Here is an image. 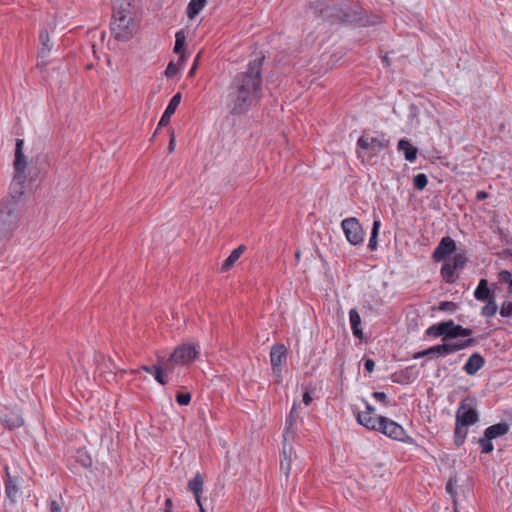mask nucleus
<instances>
[{"label": "nucleus", "instance_id": "1", "mask_svg": "<svg viewBox=\"0 0 512 512\" xmlns=\"http://www.w3.org/2000/svg\"><path fill=\"white\" fill-rule=\"evenodd\" d=\"M264 59V56H259L249 61L246 70L232 78L224 96L229 114L236 116L246 114L261 98Z\"/></svg>", "mask_w": 512, "mask_h": 512}, {"label": "nucleus", "instance_id": "2", "mask_svg": "<svg viewBox=\"0 0 512 512\" xmlns=\"http://www.w3.org/2000/svg\"><path fill=\"white\" fill-rule=\"evenodd\" d=\"M311 9L315 13H319L320 17L330 23L337 20L346 23H354L359 26H373L381 23L379 15H364V10L357 4H350L348 2H341L339 5H326L323 2H315L311 5Z\"/></svg>", "mask_w": 512, "mask_h": 512}, {"label": "nucleus", "instance_id": "3", "mask_svg": "<svg viewBox=\"0 0 512 512\" xmlns=\"http://www.w3.org/2000/svg\"><path fill=\"white\" fill-rule=\"evenodd\" d=\"M23 139H16V149H15V160H14V170L15 174L10 184V197L5 200H14L18 204L19 199L25 193V183H26V174L25 170L27 168L26 157L23 154Z\"/></svg>", "mask_w": 512, "mask_h": 512}, {"label": "nucleus", "instance_id": "4", "mask_svg": "<svg viewBox=\"0 0 512 512\" xmlns=\"http://www.w3.org/2000/svg\"><path fill=\"white\" fill-rule=\"evenodd\" d=\"M19 206L14 200L0 203V241L10 237L18 227L20 220Z\"/></svg>", "mask_w": 512, "mask_h": 512}, {"label": "nucleus", "instance_id": "5", "mask_svg": "<svg viewBox=\"0 0 512 512\" xmlns=\"http://www.w3.org/2000/svg\"><path fill=\"white\" fill-rule=\"evenodd\" d=\"M390 141L382 134L373 136L366 131L357 140V156L365 162V153H369V157L377 156L382 150L389 147Z\"/></svg>", "mask_w": 512, "mask_h": 512}, {"label": "nucleus", "instance_id": "6", "mask_svg": "<svg viewBox=\"0 0 512 512\" xmlns=\"http://www.w3.org/2000/svg\"><path fill=\"white\" fill-rule=\"evenodd\" d=\"M468 263V257L464 250L456 251L454 256L447 260L441 267L440 273L446 283L452 284L458 278L457 271L462 270Z\"/></svg>", "mask_w": 512, "mask_h": 512}, {"label": "nucleus", "instance_id": "7", "mask_svg": "<svg viewBox=\"0 0 512 512\" xmlns=\"http://www.w3.org/2000/svg\"><path fill=\"white\" fill-rule=\"evenodd\" d=\"M341 228L346 240L353 246H360L364 242L365 232L356 217H348L342 220Z\"/></svg>", "mask_w": 512, "mask_h": 512}, {"label": "nucleus", "instance_id": "8", "mask_svg": "<svg viewBox=\"0 0 512 512\" xmlns=\"http://www.w3.org/2000/svg\"><path fill=\"white\" fill-rule=\"evenodd\" d=\"M478 421L479 415L476 410L475 398L467 397L463 399L456 412V422H461L470 426Z\"/></svg>", "mask_w": 512, "mask_h": 512}, {"label": "nucleus", "instance_id": "9", "mask_svg": "<svg viewBox=\"0 0 512 512\" xmlns=\"http://www.w3.org/2000/svg\"><path fill=\"white\" fill-rule=\"evenodd\" d=\"M111 32L117 40L128 41L133 35L132 16H112Z\"/></svg>", "mask_w": 512, "mask_h": 512}, {"label": "nucleus", "instance_id": "10", "mask_svg": "<svg viewBox=\"0 0 512 512\" xmlns=\"http://www.w3.org/2000/svg\"><path fill=\"white\" fill-rule=\"evenodd\" d=\"M198 352L194 345L191 344H183L178 346L174 352L170 355L169 359L166 361V366L168 367L170 363L174 364H187L194 360L197 356Z\"/></svg>", "mask_w": 512, "mask_h": 512}, {"label": "nucleus", "instance_id": "11", "mask_svg": "<svg viewBox=\"0 0 512 512\" xmlns=\"http://www.w3.org/2000/svg\"><path fill=\"white\" fill-rule=\"evenodd\" d=\"M379 423L381 427L378 432L383 433L393 440L405 441L407 436L406 431L400 424L387 417H381V422Z\"/></svg>", "mask_w": 512, "mask_h": 512}, {"label": "nucleus", "instance_id": "12", "mask_svg": "<svg viewBox=\"0 0 512 512\" xmlns=\"http://www.w3.org/2000/svg\"><path fill=\"white\" fill-rule=\"evenodd\" d=\"M457 251L455 241L449 237H443L438 243L437 247L433 251L432 259L435 262H441L447 260V258Z\"/></svg>", "mask_w": 512, "mask_h": 512}, {"label": "nucleus", "instance_id": "13", "mask_svg": "<svg viewBox=\"0 0 512 512\" xmlns=\"http://www.w3.org/2000/svg\"><path fill=\"white\" fill-rule=\"evenodd\" d=\"M287 349L283 344H276L271 348L270 361L272 365L273 374L277 377H281V366L286 360Z\"/></svg>", "mask_w": 512, "mask_h": 512}, {"label": "nucleus", "instance_id": "14", "mask_svg": "<svg viewBox=\"0 0 512 512\" xmlns=\"http://www.w3.org/2000/svg\"><path fill=\"white\" fill-rule=\"evenodd\" d=\"M1 424L8 429L19 428L24 424L23 417L19 410L5 408L0 413Z\"/></svg>", "mask_w": 512, "mask_h": 512}, {"label": "nucleus", "instance_id": "15", "mask_svg": "<svg viewBox=\"0 0 512 512\" xmlns=\"http://www.w3.org/2000/svg\"><path fill=\"white\" fill-rule=\"evenodd\" d=\"M181 93H176L172 98L171 100L169 101L168 103V106L166 107L159 123H158V128L157 130L160 128V127H165L169 124L170 122V119L172 117V115L175 113L178 105L180 104L181 102Z\"/></svg>", "mask_w": 512, "mask_h": 512}, {"label": "nucleus", "instance_id": "16", "mask_svg": "<svg viewBox=\"0 0 512 512\" xmlns=\"http://www.w3.org/2000/svg\"><path fill=\"white\" fill-rule=\"evenodd\" d=\"M381 417L382 416L370 415L369 413H362L361 411L356 413V419L360 425L377 432L381 427L379 423L381 422Z\"/></svg>", "mask_w": 512, "mask_h": 512}, {"label": "nucleus", "instance_id": "17", "mask_svg": "<svg viewBox=\"0 0 512 512\" xmlns=\"http://www.w3.org/2000/svg\"><path fill=\"white\" fill-rule=\"evenodd\" d=\"M203 485H204V479H203V476L199 472L196 473L195 476L193 477V479H191L188 482V490L194 494L195 500H196L201 512H204L202 502H201V497H200V494L203 491Z\"/></svg>", "mask_w": 512, "mask_h": 512}, {"label": "nucleus", "instance_id": "18", "mask_svg": "<svg viewBox=\"0 0 512 512\" xmlns=\"http://www.w3.org/2000/svg\"><path fill=\"white\" fill-rule=\"evenodd\" d=\"M485 365L484 357L478 353H473L463 366V370L468 375H475Z\"/></svg>", "mask_w": 512, "mask_h": 512}, {"label": "nucleus", "instance_id": "19", "mask_svg": "<svg viewBox=\"0 0 512 512\" xmlns=\"http://www.w3.org/2000/svg\"><path fill=\"white\" fill-rule=\"evenodd\" d=\"M474 297L478 301H486L495 298L494 292L489 289V282L487 279H481L477 288L474 291Z\"/></svg>", "mask_w": 512, "mask_h": 512}, {"label": "nucleus", "instance_id": "20", "mask_svg": "<svg viewBox=\"0 0 512 512\" xmlns=\"http://www.w3.org/2000/svg\"><path fill=\"white\" fill-rule=\"evenodd\" d=\"M397 148L404 153V157L409 162H414L417 158L418 149L413 146L409 140L400 139Z\"/></svg>", "mask_w": 512, "mask_h": 512}, {"label": "nucleus", "instance_id": "21", "mask_svg": "<svg viewBox=\"0 0 512 512\" xmlns=\"http://www.w3.org/2000/svg\"><path fill=\"white\" fill-rule=\"evenodd\" d=\"M112 10V16H132V7L128 0H112Z\"/></svg>", "mask_w": 512, "mask_h": 512}, {"label": "nucleus", "instance_id": "22", "mask_svg": "<svg viewBox=\"0 0 512 512\" xmlns=\"http://www.w3.org/2000/svg\"><path fill=\"white\" fill-rule=\"evenodd\" d=\"M445 344V350L447 355L466 349L468 347H473L477 344V340L475 338H468L465 340H461L454 343H444Z\"/></svg>", "mask_w": 512, "mask_h": 512}, {"label": "nucleus", "instance_id": "23", "mask_svg": "<svg viewBox=\"0 0 512 512\" xmlns=\"http://www.w3.org/2000/svg\"><path fill=\"white\" fill-rule=\"evenodd\" d=\"M40 49L38 51V58H46L51 52L52 46L50 45V38L47 29H42L39 33Z\"/></svg>", "mask_w": 512, "mask_h": 512}, {"label": "nucleus", "instance_id": "24", "mask_svg": "<svg viewBox=\"0 0 512 512\" xmlns=\"http://www.w3.org/2000/svg\"><path fill=\"white\" fill-rule=\"evenodd\" d=\"M186 41V35L184 30H179L175 34V46H174V52L176 54H179V62H185L186 55L184 52V45Z\"/></svg>", "mask_w": 512, "mask_h": 512}, {"label": "nucleus", "instance_id": "25", "mask_svg": "<svg viewBox=\"0 0 512 512\" xmlns=\"http://www.w3.org/2000/svg\"><path fill=\"white\" fill-rule=\"evenodd\" d=\"M508 431H509L508 424H506V423H497V424L491 425L488 428H486V430L484 431V434L488 438L493 440V439H495L497 437H500V436H503V435L507 434Z\"/></svg>", "mask_w": 512, "mask_h": 512}, {"label": "nucleus", "instance_id": "26", "mask_svg": "<svg viewBox=\"0 0 512 512\" xmlns=\"http://www.w3.org/2000/svg\"><path fill=\"white\" fill-rule=\"evenodd\" d=\"M7 480L5 482V492L7 497L10 499L12 503H15L17 500L18 487L16 480L13 479L8 473V468H6Z\"/></svg>", "mask_w": 512, "mask_h": 512}, {"label": "nucleus", "instance_id": "27", "mask_svg": "<svg viewBox=\"0 0 512 512\" xmlns=\"http://www.w3.org/2000/svg\"><path fill=\"white\" fill-rule=\"evenodd\" d=\"M244 250V245H240L236 249H234L231 252V254L227 257V259L222 263L221 271L225 272L232 268L236 261L240 258Z\"/></svg>", "mask_w": 512, "mask_h": 512}, {"label": "nucleus", "instance_id": "28", "mask_svg": "<svg viewBox=\"0 0 512 512\" xmlns=\"http://www.w3.org/2000/svg\"><path fill=\"white\" fill-rule=\"evenodd\" d=\"M468 428V425L455 421L454 443L457 447L463 445L468 434Z\"/></svg>", "mask_w": 512, "mask_h": 512}, {"label": "nucleus", "instance_id": "29", "mask_svg": "<svg viewBox=\"0 0 512 512\" xmlns=\"http://www.w3.org/2000/svg\"><path fill=\"white\" fill-rule=\"evenodd\" d=\"M444 348H445L444 343L438 344V345L429 347L423 351H419V352L415 353L413 358L418 359V358H421L424 356H430V355H434V354L445 357V356H447V353Z\"/></svg>", "mask_w": 512, "mask_h": 512}, {"label": "nucleus", "instance_id": "30", "mask_svg": "<svg viewBox=\"0 0 512 512\" xmlns=\"http://www.w3.org/2000/svg\"><path fill=\"white\" fill-rule=\"evenodd\" d=\"M207 0H190L187 6V16L189 19H194L203 10Z\"/></svg>", "mask_w": 512, "mask_h": 512}, {"label": "nucleus", "instance_id": "31", "mask_svg": "<svg viewBox=\"0 0 512 512\" xmlns=\"http://www.w3.org/2000/svg\"><path fill=\"white\" fill-rule=\"evenodd\" d=\"M349 320H350L353 334L356 337L361 338L362 337V331L360 329L361 318L356 309H351L349 311Z\"/></svg>", "mask_w": 512, "mask_h": 512}, {"label": "nucleus", "instance_id": "32", "mask_svg": "<svg viewBox=\"0 0 512 512\" xmlns=\"http://www.w3.org/2000/svg\"><path fill=\"white\" fill-rule=\"evenodd\" d=\"M298 417H299V414L297 412V406H296V404H294L292 406V409L290 411L289 416L286 419L287 429H286V432L284 434L285 440H287L288 436H293L294 432L292 431V427L294 426V424L296 422V419Z\"/></svg>", "mask_w": 512, "mask_h": 512}, {"label": "nucleus", "instance_id": "33", "mask_svg": "<svg viewBox=\"0 0 512 512\" xmlns=\"http://www.w3.org/2000/svg\"><path fill=\"white\" fill-rule=\"evenodd\" d=\"M380 221L379 220H375L373 222V226H372V230H371V236H370V239H369V243H368V248L371 250V251H374L377 249V246H378V235H379V229H380Z\"/></svg>", "mask_w": 512, "mask_h": 512}, {"label": "nucleus", "instance_id": "34", "mask_svg": "<svg viewBox=\"0 0 512 512\" xmlns=\"http://www.w3.org/2000/svg\"><path fill=\"white\" fill-rule=\"evenodd\" d=\"M445 327L446 325L444 324V321L438 324H433L426 330L425 334L433 337H444V333L446 332Z\"/></svg>", "mask_w": 512, "mask_h": 512}, {"label": "nucleus", "instance_id": "35", "mask_svg": "<svg viewBox=\"0 0 512 512\" xmlns=\"http://www.w3.org/2000/svg\"><path fill=\"white\" fill-rule=\"evenodd\" d=\"M486 301L487 304L484 307H482L481 314L485 317L490 318L496 314L498 306L496 304L495 298Z\"/></svg>", "mask_w": 512, "mask_h": 512}, {"label": "nucleus", "instance_id": "36", "mask_svg": "<svg viewBox=\"0 0 512 512\" xmlns=\"http://www.w3.org/2000/svg\"><path fill=\"white\" fill-rule=\"evenodd\" d=\"M444 324L446 325V332L444 333L443 340L456 339L455 334L459 325H456L453 320L444 321Z\"/></svg>", "mask_w": 512, "mask_h": 512}, {"label": "nucleus", "instance_id": "37", "mask_svg": "<svg viewBox=\"0 0 512 512\" xmlns=\"http://www.w3.org/2000/svg\"><path fill=\"white\" fill-rule=\"evenodd\" d=\"M184 62H177L174 63L173 61L169 62V64L166 67V70L164 72L165 76L167 78H173L175 75L178 74L179 70L183 67Z\"/></svg>", "mask_w": 512, "mask_h": 512}, {"label": "nucleus", "instance_id": "38", "mask_svg": "<svg viewBox=\"0 0 512 512\" xmlns=\"http://www.w3.org/2000/svg\"><path fill=\"white\" fill-rule=\"evenodd\" d=\"M427 184H428V178H427L426 174L419 173V174L414 176V178H413V187L416 190L422 191L423 189L426 188Z\"/></svg>", "mask_w": 512, "mask_h": 512}, {"label": "nucleus", "instance_id": "39", "mask_svg": "<svg viewBox=\"0 0 512 512\" xmlns=\"http://www.w3.org/2000/svg\"><path fill=\"white\" fill-rule=\"evenodd\" d=\"M446 491L448 494L453 497L454 505H457L456 495H457V479L456 477H451L446 483Z\"/></svg>", "mask_w": 512, "mask_h": 512}, {"label": "nucleus", "instance_id": "40", "mask_svg": "<svg viewBox=\"0 0 512 512\" xmlns=\"http://www.w3.org/2000/svg\"><path fill=\"white\" fill-rule=\"evenodd\" d=\"M283 455H284V459L280 463V470H281V472H283L285 474L286 478H288V476L290 474V469H291V457L287 456V451H286L285 446L283 449Z\"/></svg>", "mask_w": 512, "mask_h": 512}, {"label": "nucleus", "instance_id": "41", "mask_svg": "<svg viewBox=\"0 0 512 512\" xmlns=\"http://www.w3.org/2000/svg\"><path fill=\"white\" fill-rule=\"evenodd\" d=\"M499 282L508 284V292L512 294V274L508 270H501L498 273Z\"/></svg>", "mask_w": 512, "mask_h": 512}, {"label": "nucleus", "instance_id": "42", "mask_svg": "<svg viewBox=\"0 0 512 512\" xmlns=\"http://www.w3.org/2000/svg\"><path fill=\"white\" fill-rule=\"evenodd\" d=\"M478 443L481 446L482 453L488 454L494 449L492 439L488 438L485 434L484 437L479 438Z\"/></svg>", "mask_w": 512, "mask_h": 512}, {"label": "nucleus", "instance_id": "43", "mask_svg": "<svg viewBox=\"0 0 512 512\" xmlns=\"http://www.w3.org/2000/svg\"><path fill=\"white\" fill-rule=\"evenodd\" d=\"M78 462L84 468H89L92 466V458L85 452H79Z\"/></svg>", "mask_w": 512, "mask_h": 512}, {"label": "nucleus", "instance_id": "44", "mask_svg": "<svg viewBox=\"0 0 512 512\" xmlns=\"http://www.w3.org/2000/svg\"><path fill=\"white\" fill-rule=\"evenodd\" d=\"M190 401H191L190 393H182V392L177 393L176 402L179 405H181V406L188 405L190 403Z\"/></svg>", "mask_w": 512, "mask_h": 512}, {"label": "nucleus", "instance_id": "45", "mask_svg": "<svg viewBox=\"0 0 512 512\" xmlns=\"http://www.w3.org/2000/svg\"><path fill=\"white\" fill-rule=\"evenodd\" d=\"M438 309L440 311L454 312L457 309V304L452 301H443L440 302Z\"/></svg>", "mask_w": 512, "mask_h": 512}, {"label": "nucleus", "instance_id": "46", "mask_svg": "<svg viewBox=\"0 0 512 512\" xmlns=\"http://www.w3.org/2000/svg\"><path fill=\"white\" fill-rule=\"evenodd\" d=\"M500 315L504 318L512 316V302H504L500 309Z\"/></svg>", "mask_w": 512, "mask_h": 512}, {"label": "nucleus", "instance_id": "47", "mask_svg": "<svg viewBox=\"0 0 512 512\" xmlns=\"http://www.w3.org/2000/svg\"><path fill=\"white\" fill-rule=\"evenodd\" d=\"M153 374H154L155 380L159 384H161V385H165L166 384V380H165L164 375H163V369L160 366H155Z\"/></svg>", "mask_w": 512, "mask_h": 512}, {"label": "nucleus", "instance_id": "48", "mask_svg": "<svg viewBox=\"0 0 512 512\" xmlns=\"http://www.w3.org/2000/svg\"><path fill=\"white\" fill-rule=\"evenodd\" d=\"M473 333L472 329L470 328H465L461 325L458 326L457 330H456V338L458 337H469L471 336Z\"/></svg>", "mask_w": 512, "mask_h": 512}, {"label": "nucleus", "instance_id": "49", "mask_svg": "<svg viewBox=\"0 0 512 512\" xmlns=\"http://www.w3.org/2000/svg\"><path fill=\"white\" fill-rule=\"evenodd\" d=\"M175 147H176V139H175L174 131L172 129H170V140H169V144H168L169 153L174 152Z\"/></svg>", "mask_w": 512, "mask_h": 512}, {"label": "nucleus", "instance_id": "50", "mask_svg": "<svg viewBox=\"0 0 512 512\" xmlns=\"http://www.w3.org/2000/svg\"><path fill=\"white\" fill-rule=\"evenodd\" d=\"M373 398H375L376 400L382 402L383 404H387V396L384 392H374L372 394Z\"/></svg>", "mask_w": 512, "mask_h": 512}, {"label": "nucleus", "instance_id": "51", "mask_svg": "<svg viewBox=\"0 0 512 512\" xmlns=\"http://www.w3.org/2000/svg\"><path fill=\"white\" fill-rule=\"evenodd\" d=\"M364 368L367 372L371 373L375 368V362L370 358L365 359Z\"/></svg>", "mask_w": 512, "mask_h": 512}, {"label": "nucleus", "instance_id": "52", "mask_svg": "<svg viewBox=\"0 0 512 512\" xmlns=\"http://www.w3.org/2000/svg\"><path fill=\"white\" fill-rule=\"evenodd\" d=\"M363 402L365 403V408L366 410L365 411H361L362 413H369L370 415H376L375 414V408L369 404L367 401L363 400Z\"/></svg>", "mask_w": 512, "mask_h": 512}, {"label": "nucleus", "instance_id": "53", "mask_svg": "<svg viewBox=\"0 0 512 512\" xmlns=\"http://www.w3.org/2000/svg\"><path fill=\"white\" fill-rule=\"evenodd\" d=\"M488 193L486 191L480 190L476 193V200L482 201L488 198Z\"/></svg>", "mask_w": 512, "mask_h": 512}, {"label": "nucleus", "instance_id": "54", "mask_svg": "<svg viewBox=\"0 0 512 512\" xmlns=\"http://www.w3.org/2000/svg\"><path fill=\"white\" fill-rule=\"evenodd\" d=\"M303 403L307 406L312 402V397L309 392H305L302 398Z\"/></svg>", "mask_w": 512, "mask_h": 512}, {"label": "nucleus", "instance_id": "55", "mask_svg": "<svg viewBox=\"0 0 512 512\" xmlns=\"http://www.w3.org/2000/svg\"><path fill=\"white\" fill-rule=\"evenodd\" d=\"M51 512H61V506L55 500L51 502Z\"/></svg>", "mask_w": 512, "mask_h": 512}, {"label": "nucleus", "instance_id": "56", "mask_svg": "<svg viewBox=\"0 0 512 512\" xmlns=\"http://www.w3.org/2000/svg\"><path fill=\"white\" fill-rule=\"evenodd\" d=\"M140 369H141V370H143V371H146V372H148V373L153 374V373H154V369H155V367H151V366H148V365H142V366L140 367Z\"/></svg>", "mask_w": 512, "mask_h": 512}, {"label": "nucleus", "instance_id": "57", "mask_svg": "<svg viewBox=\"0 0 512 512\" xmlns=\"http://www.w3.org/2000/svg\"><path fill=\"white\" fill-rule=\"evenodd\" d=\"M196 69H197V62H195L193 64V66L191 67L190 71L188 72V77H192L194 75Z\"/></svg>", "mask_w": 512, "mask_h": 512}, {"label": "nucleus", "instance_id": "58", "mask_svg": "<svg viewBox=\"0 0 512 512\" xmlns=\"http://www.w3.org/2000/svg\"><path fill=\"white\" fill-rule=\"evenodd\" d=\"M165 504H166V509H169V510H170V508H171V506H172V501H171V499H166Z\"/></svg>", "mask_w": 512, "mask_h": 512}, {"label": "nucleus", "instance_id": "59", "mask_svg": "<svg viewBox=\"0 0 512 512\" xmlns=\"http://www.w3.org/2000/svg\"><path fill=\"white\" fill-rule=\"evenodd\" d=\"M382 62H383V63H385V65H386V66H389V64H390V63H389V59H388V57H387V56H384V57L382 58Z\"/></svg>", "mask_w": 512, "mask_h": 512}, {"label": "nucleus", "instance_id": "60", "mask_svg": "<svg viewBox=\"0 0 512 512\" xmlns=\"http://www.w3.org/2000/svg\"><path fill=\"white\" fill-rule=\"evenodd\" d=\"M45 65H46V63H45V62H43V61L38 62V66H45Z\"/></svg>", "mask_w": 512, "mask_h": 512}, {"label": "nucleus", "instance_id": "61", "mask_svg": "<svg viewBox=\"0 0 512 512\" xmlns=\"http://www.w3.org/2000/svg\"><path fill=\"white\" fill-rule=\"evenodd\" d=\"M295 257L298 259L300 257V251H297Z\"/></svg>", "mask_w": 512, "mask_h": 512}, {"label": "nucleus", "instance_id": "62", "mask_svg": "<svg viewBox=\"0 0 512 512\" xmlns=\"http://www.w3.org/2000/svg\"><path fill=\"white\" fill-rule=\"evenodd\" d=\"M454 512H458L456 505H454Z\"/></svg>", "mask_w": 512, "mask_h": 512}, {"label": "nucleus", "instance_id": "63", "mask_svg": "<svg viewBox=\"0 0 512 512\" xmlns=\"http://www.w3.org/2000/svg\"><path fill=\"white\" fill-rule=\"evenodd\" d=\"M165 512H171L169 509H166Z\"/></svg>", "mask_w": 512, "mask_h": 512}]
</instances>
